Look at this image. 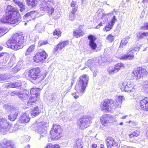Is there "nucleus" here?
I'll use <instances>...</instances> for the list:
<instances>
[{
    "label": "nucleus",
    "instance_id": "39448f33",
    "mask_svg": "<svg viewBox=\"0 0 148 148\" xmlns=\"http://www.w3.org/2000/svg\"><path fill=\"white\" fill-rule=\"evenodd\" d=\"M48 123L45 121L38 122L34 124L35 131L37 132L41 137H45L46 136L47 131L44 128L48 125Z\"/></svg>",
    "mask_w": 148,
    "mask_h": 148
},
{
    "label": "nucleus",
    "instance_id": "6e6552de",
    "mask_svg": "<svg viewBox=\"0 0 148 148\" xmlns=\"http://www.w3.org/2000/svg\"><path fill=\"white\" fill-rule=\"evenodd\" d=\"M40 72V69L38 68L33 69L28 72V76L32 80H38V81L40 82L43 79V78L41 77Z\"/></svg>",
    "mask_w": 148,
    "mask_h": 148
},
{
    "label": "nucleus",
    "instance_id": "b1692460",
    "mask_svg": "<svg viewBox=\"0 0 148 148\" xmlns=\"http://www.w3.org/2000/svg\"><path fill=\"white\" fill-rule=\"evenodd\" d=\"M110 117V116L107 115H104L102 116L100 118V121L101 124L106 126L108 123Z\"/></svg>",
    "mask_w": 148,
    "mask_h": 148
},
{
    "label": "nucleus",
    "instance_id": "72a5a7b5",
    "mask_svg": "<svg viewBox=\"0 0 148 148\" xmlns=\"http://www.w3.org/2000/svg\"><path fill=\"white\" fill-rule=\"evenodd\" d=\"M115 10H114L112 12L108 13V14H103H103L102 15L103 16H102V18H112H112H115V16L114 15L115 13Z\"/></svg>",
    "mask_w": 148,
    "mask_h": 148
},
{
    "label": "nucleus",
    "instance_id": "680f3d73",
    "mask_svg": "<svg viewBox=\"0 0 148 148\" xmlns=\"http://www.w3.org/2000/svg\"><path fill=\"white\" fill-rule=\"evenodd\" d=\"M76 3V2L75 1H73L71 2V7H75Z\"/></svg>",
    "mask_w": 148,
    "mask_h": 148
},
{
    "label": "nucleus",
    "instance_id": "6ab92c4d",
    "mask_svg": "<svg viewBox=\"0 0 148 148\" xmlns=\"http://www.w3.org/2000/svg\"><path fill=\"white\" fill-rule=\"evenodd\" d=\"M86 86L81 83H79V82H78L75 86V89L77 92L82 93Z\"/></svg>",
    "mask_w": 148,
    "mask_h": 148
},
{
    "label": "nucleus",
    "instance_id": "6e6d98bb",
    "mask_svg": "<svg viewBox=\"0 0 148 148\" xmlns=\"http://www.w3.org/2000/svg\"><path fill=\"white\" fill-rule=\"evenodd\" d=\"M34 11H31L27 13L25 15V17H29V16H31L32 15V14L34 13Z\"/></svg>",
    "mask_w": 148,
    "mask_h": 148
},
{
    "label": "nucleus",
    "instance_id": "7c9ffc66",
    "mask_svg": "<svg viewBox=\"0 0 148 148\" xmlns=\"http://www.w3.org/2000/svg\"><path fill=\"white\" fill-rule=\"evenodd\" d=\"M130 38V37L128 36L123 38L121 41L120 47V48H122L123 46H125L128 42Z\"/></svg>",
    "mask_w": 148,
    "mask_h": 148
},
{
    "label": "nucleus",
    "instance_id": "7ed1b4c3",
    "mask_svg": "<svg viewBox=\"0 0 148 148\" xmlns=\"http://www.w3.org/2000/svg\"><path fill=\"white\" fill-rule=\"evenodd\" d=\"M93 117L90 116H85L79 118L77 122V125L79 129L84 130L89 127L91 123Z\"/></svg>",
    "mask_w": 148,
    "mask_h": 148
},
{
    "label": "nucleus",
    "instance_id": "4c0bfd02",
    "mask_svg": "<svg viewBox=\"0 0 148 148\" xmlns=\"http://www.w3.org/2000/svg\"><path fill=\"white\" fill-rule=\"evenodd\" d=\"M22 67V65L19 63L14 68L12 69V71L14 73H16L19 71Z\"/></svg>",
    "mask_w": 148,
    "mask_h": 148
},
{
    "label": "nucleus",
    "instance_id": "0e129e2a",
    "mask_svg": "<svg viewBox=\"0 0 148 148\" xmlns=\"http://www.w3.org/2000/svg\"><path fill=\"white\" fill-rule=\"evenodd\" d=\"M24 138L25 139V141L26 142H28L29 140L30 137L28 136H25Z\"/></svg>",
    "mask_w": 148,
    "mask_h": 148
},
{
    "label": "nucleus",
    "instance_id": "5fc2aeb1",
    "mask_svg": "<svg viewBox=\"0 0 148 148\" xmlns=\"http://www.w3.org/2000/svg\"><path fill=\"white\" fill-rule=\"evenodd\" d=\"M61 32L59 31H58L57 29H55L53 32V35H54L60 36Z\"/></svg>",
    "mask_w": 148,
    "mask_h": 148
},
{
    "label": "nucleus",
    "instance_id": "c03bdc74",
    "mask_svg": "<svg viewBox=\"0 0 148 148\" xmlns=\"http://www.w3.org/2000/svg\"><path fill=\"white\" fill-rule=\"evenodd\" d=\"M45 148H60V147L58 144L53 145L51 144H49L47 145V146Z\"/></svg>",
    "mask_w": 148,
    "mask_h": 148
},
{
    "label": "nucleus",
    "instance_id": "69168bd1",
    "mask_svg": "<svg viewBox=\"0 0 148 148\" xmlns=\"http://www.w3.org/2000/svg\"><path fill=\"white\" fill-rule=\"evenodd\" d=\"M102 25V22H101L100 23H99L98 24V25H97L95 28H97V29H99V28Z\"/></svg>",
    "mask_w": 148,
    "mask_h": 148
},
{
    "label": "nucleus",
    "instance_id": "49530a36",
    "mask_svg": "<svg viewBox=\"0 0 148 148\" xmlns=\"http://www.w3.org/2000/svg\"><path fill=\"white\" fill-rule=\"evenodd\" d=\"M106 39L108 40L110 42H112L114 39V37L111 34L109 35L106 37Z\"/></svg>",
    "mask_w": 148,
    "mask_h": 148
},
{
    "label": "nucleus",
    "instance_id": "f8f14e48",
    "mask_svg": "<svg viewBox=\"0 0 148 148\" xmlns=\"http://www.w3.org/2000/svg\"><path fill=\"white\" fill-rule=\"evenodd\" d=\"M10 127V125L8 123L7 120L5 118H1L0 120V130L1 131H4L8 130Z\"/></svg>",
    "mask_w": 148,
    "mask_h": 148
},
{
    "label": "nucleus",
    "instance_id": "a878e982",
    "mask_svg": "<svg viewBox=\"0 0 148 148\" xmlns=\"http://www.w3.org/2000/svg\"><path fill=\"white\" fill-rule=\"evenodd\" d=\"M82 26H80L77 29L76 31H74V35L76 38L82 36L84 34V33L81 30V28H82Z\"/></svg>",
    "mask_w": 148,
    "mask_h": 148
},
{
    "label": "nucleus",
    "instance_id": "338daca9",
    "mask_svg": "<svg viewBox=\"0 0 148 148\" xmlns=\"http://www.w3.org/2000/svg\"><path fill=\"white\" fill-rule=\"evenodd\" d=\"M133 51V53L134 52V51H139L140 49V48L138 47H134V48L133 49H131Z\"/></svg>",
    "mask_w": 148,
    "mask_h": 148
},
{
    "label": "nucleus",
    "instance_id": "c9c22d12",
    "mask_svg": "<svg viewBox=\"0 0 148 148\" xmlns=\"http://www.w3.org/2000/svg\"><path fill=\"white\" fill-rule=\"evenodd\" d=\"M35 47V45L34 44L31 45L27 50L25 53V55L27 56L29 55L34 50Z\"/></svg>",
    "mask_w": 148,
    "mask_h": 148
},
{
    "label": "nucleus",
    "instance_id": "f257e3e1",
    "mask_svg": "<svg viewBox=\"0 0 148 148\" xmlns=\"http://www.w3.org/2000/svg\"><path fill=\"white\" fill-rule=\"evenodd\" d=\"M123 96H119L115 102L112 99L105 100L100 105L101 110L104 112L110 111L114 107L120 108L123 99Z\"/></svg>",
    "mask_w": 148,
    "mask_h": 148
},
{
    "label": "nucleus",
    "instance_id": "4be33fe9",
    "mask_svg": "<svg viewBox=\"0 0 148 148\" xmlns=\"http://www.w3.org/2000/svg\"><path fill=\"white\" fill-rule=\"evenodd\" d=\"M116 20V19H112L111 21H109L108 24L106 25L105 28L103 29L106 32L110 31L112 28Z\"/></svg>",
    "mask_w": 148,
    "mask_h": 148
},
{
    "label": "nucleus",
    "instance_id": "58836bf2",
    "mask_svg": "<svg viewBox=\"0 0 148 148\" xmlns=\"http://www.w3.org/2000/svg\"><path fill=\"white\" fill-rule=\"evenodd\" d=\"M10 78V77L8 75L0 74V81H6L9 79Z\"/></svg>",
    "mask_w": 148,
    "mask_h": 148
},
{
    "label": "nucleus",
    "instance_id": "1a4fd4ad",
    "mask_svg": "<svg viewBox=\"0 0 148 148\" xmlns=\"http://www.w3.org/2000/svg\"><path fill=\"white\" fill-rule=\"evenodd\" d=\"M147 74V72L145 69L138 68L133 71L132 75L135 77L136 79H138L145 76Z\"/></svg>",
    "mask_w": 148,
    "mask_h": 148
},
{
    "label": "nucleus",
    "instance_id": "f3484780",
    "mask_svg": "<svg viewBox=\"0 0 148 148\" xmlns=\"http://www.w3.org/2000/svg\"><path fill=\"white\" fill-rule=\"evenodd\" d=\"M29 92L26 90H24L20 91L18 94V96L19 99L22 101L26 100L28 97Z\"/></svg>",
    "mask_w": 148,
    "mask_h": 148
},
{
    "label": "nucleus",
    "instance_id": "3c124183",
    "mask_svg": "<svg viewBox=\"0 0 148 148\" xmlns=\"http://www.w3.org/2000/svg\"><path fill=\"white\" fill-rule=\"evenodd\" d=\"M82 94V93H80L79 92H75L72 95L74 98L77 99L79 97V95Z\"/></svg>",
    "mask_w": 148,
    "mask_h": 148
},
{
    "label": "nucleus",
    "instance_id": "aec40b11",
    "mask_svg": "<svg viewBox=\"0 0 148 148\" xmlns=\"http://www.w3.org/2000/svg\"><path fill=\"white\" fill-rule=\"evenodd\" d=\"M30 117L27 112L23 113L20 117L19 121L21 123H25L29 122L30 120Z\"/></svg>",
    "mask_w": 148,
    "mask_h": 148
},
{
    "label": "nucleus",
    "instance_id": "09e8293b",
    "mask_svg": "<svg viewBox=\"0 0 148 148\" xmlns=\"http://www.w3.org/2000/svg\"><path fill=\"white\" fill-rule=\"evenodd\" d=\"M108 148H118V144L117 142H114L110 146H108Z\"/></svg>",
    "mask_w": 148,
    "mask_h": 148
},
{
    "label": "nucleus",
    "instance_id": "e433bc0d",
    "mask_svg": "<svg viewBox=\"0 0 148 148\" xmlns=\"http://www.w3.org/2000/svg\"><path fill=\"white\" fill-rule=\"evenodd\" d=\"M86 66L89 67L92 66L95 64V62L92 59L88 60L86 63Z\"/></svg>",
    "mask_w": 148,
    "mask_h": 148
},
{
    "label": "nucleus",
    "instance_id": "37998d69",
    "mask_svg": "<svg viewBox=\"0 0 148 148\" xmlns=\"http://www.w3.org/2000/svg\"><path fill=\"white\" fill-rule=\"evenodd\" d=\"M60 97V95L58 93H54L51 95V100L52 101H55L58 99Z\"/></svg>",
    "mask_w": 148,
    "mask_h": 148
},
{
    "label": "nucleus",
    "instance_id": "ea45409f",
    "mask_svg": "<svg viewBox=\"0 0 148 148\" xmlns=\"http://www.w3.org/2000/svg\"><path fill=\"white\" fill-rule=\"evenodd\" d=\"M37 100V99L33 98V97H31L30 99L27 102V105L29 107H31L33 103H34Z\"/></svg>",
    "mask_w": 148,
    "mask_h": 148
},
{
    "label": "nucleus",
    "instance_id": "8fccbe9b",
    "mask_svg": "<svg viewBox=\"0 0 148 148\" xmlns=\"http://www.w3.org/2000/svg\"><path fill=\"white\" fill-rule=\"evenodd\" d=\"M82 139H78L76 140L75 145L83 147L82 145Z\"/></svg>",
    "mask_w": 148,
    "mask_h": 148
},
{
    "label": "nucleus",
    "instance_id": "bb28decb",
    "mask_svg": "<svg viewBox=\"0 0 148 148\" xmlns=\"http://www.w3.org/2000/svg\"><path fill=\"white\" fill-rule=\"evenodd\" d=\"M3 108L7 112H12L14 110H16L18 109L11 106L10 104H5L3 106Z\"/></svg>",
    "mask_w": 148,
    "mask_h": 148
},
{
    "label": "nucleus",
    "instance_id": "a19ab883",
    "mask_svg": "<svg viewBox=\"0 0 148 148\" xmlns=\"http://www.w3.org/2000/svg\"><path fill=\"white\" fill-rule=\"evenodd\" d=\"M140 132L139 131L136 130L132 132L131 134L129 135V137L130 138H132L134 137H136L139 136L140 134Z\"/></svg>",
    "mask_w": 148,
    "mask_h": 148
},
{
    "label": "nucleus",
    "instance_id": "9b49d317",
    "mask_svg": "<svg viewBox=\"0 0 148 148\" xmlns=\"http://www.w3.org/2000/svg\"><path fill=\"white\" fill-rule=\"evenodd\" d=\"M121 89L122 91L130 92H133L134 90L133 85L127 82H124L122 83Z\"/></svg>",
    "mask_w": 148,
    "mask_h": 148
},
{
    "label": "nucleus",
    "instance_id": "ddd939ff",
    "mask_svg": "<svg viewBox=\"0 0 148 148\" xmlns=\"http://www.w3.org/2000/svg\"><path fill=\"white\" fill-rule=\"evenodd\" d=\"M140 107L145 110H148V97H143L140 101Z\"/></svg>",
    "mask_w": 148,
    "mask_h": 148
},
{
    "label": "nucleus",
    "instance_id": "c85d7f7f",
    "mask_svg": "<svg viewBox=\"0 0 148 148\" xmlns=\"http://www.w3.org/2000/svg\"><path fill=\"white\" fill-rule=\"evenodd\" d=\"M40 113L39 110L38 106H36L32 109L31 114L32 117H34L38 115Z\"/></svg>",
    "mask_w": 148,
    "mask_h": 148
},
{
    "label": "nucleus",
    "instance_id": "2f4dec72",
    "mask_svg": "<svg viewBox=\"0 0 148 148\" xmlns=\"http://www.w3.org/2000/svg\"><path fill=\"white\" fill-rule=\"evenodd\" d=\"M36 29L37 30L39 33L41 32L45 29V27L43 24L41 23L37 24L35 26Z\"/></svg>",
    "mask_w": 148,
    "mask_h": 148
},
{
    "label": "nucleus",
    "instance_id": "e2e57ef3",
    "mask_svg": "<svg viewBox=\"0 0 148 148\" xmlns=\"http://www.w3.org/2000/svg\"><path fill=\"white\" fill-rule=\"evenodd\" d=\"M13 62L12 61L10 62L8 64V67L9 68H10L11 67H12L13 66Z\"/></svg>",
    "mask_w": 148,
    "mask_h": 148
},
{
    "label": "nucleus",
    "instance_id": "de8ad7c7",
    "mask_svg": "<svg viewBox=\"0 0 148 148\" xmlns=\"http://www.w3.org/2000/svg\"><path fill=\"white\" fill-rule=\"evenodd\" d=\"M40 90H36V91L34 92V94L31 97H33V98L37 99V100L39 99L38 96L39 95V92Z\"/></svg>",
    "mask_w": 148,
    "mask_h": 148
},
{
    "label": "nucleus",
    "instance_id": "f03ea898",
    "mask_svg": "<svg viewBox=\"0 0 148 148\" xmlns=\"http://www.w3.org/2000/svg\"><path fill=\"white\" fill-rule=\"evenodd\" d=\"M24 37L22 35L18 34H14L9 40L7 43L8 46L13 49L17 50L21 49L23 45Z\"/></svg>",
    "mask_w": 148,
    "mask_h": 148
},
{
    "label": "nucleus",
    "instance_id": "13d9d810",
    "mask_svg": "<svg viewBox=\"0 0 148 148\" xmlns=\"http://www.w3.org/2000/svg\"><path fill=\"white\" fill-rule=\"evenodd\" d=\"M137 37L138 39L139 40L141 39L144 38L143 36V35L142 34V33H139V35H138Z\"/></svg>",
    "mask_w": 148,
    "mask_h": 148
},
{
    "label": "nucleus",
    "instance_id": "774afa93",
    "mask_svg": "<svg viewBox=\"0 0 148 148\" xmlns=\"http://www.w3.org/2000/svg\"><path fill=\"white\" fill-rule=\"evenodd\" d=\"M121 148H133V147H129L126 145H124L123 146H122Z\"/></svg>",
    "mask_w": 148,
    "mask_h": 148
},
{
    "label": "nucleus",
    "instance_id": "2eb2a0df",
    "mask_svg": "<svg viewBox=\"0 0 148 148\" xmlns=\"http://www.w3.org/2000/svg\"><path fill=\"white\" fill-rule=\"evenodd\" d=\"M69 44V41L68 40L65 41H60L58 44L55 46L54 50L55 51H60L63 48Z\"/></svg>",
    "mask_w": 148,
    "mask_h": 148
},
{
    "label": "nucleus",
    "instance_id": "5701e85b",
    "mask_svg": "<svg viewBox=\"0 0 148 148\" xmlns=\"http://www.w3.org/2000/svg\"><path fill=\"white\" fill-rule=\"evenodd\" d=\"M13 111L11 112L8 116V119L10 121H14L16 118L18 114V109L14 110Z\"/></svg>",
    "mask_w": 148,
    "mask_h": 148
},
{
    "label": "nucleus",
    "instance_id": "79ce46f5",
    "mask_svg": "<svg viewBox=\"0 0 148 148\" xmlns=\"http://www.w3.org/2000/svg\"><path fill=\"white\" fill-rule=\"evenodd\" d=\"M108 71L109 74L112 75L117 72V70L115 69L114 67H110L108 70Z\"/></svg>",
    "mask_w": 148,
    "mask_h": 148
},
{
    "label": "nucleus",
    "instance_id": "20e7f679",
    "mask_svg": "<svg viewBox=\"0 0 148 148\" xmlns=\"http://www.w3.org/2000/svg\"><path fill=\"white\" fill-rule=\"evenodd\" d=\"M20 15L18 10L10 5H8L5 11V18H19Z\"/></svg>",
    "mask_w": 148,
    "mask_h": 148
},
{
    "label": "nucleus",
    "instance_id": "603ef678",
    "mask_svg": "<svg viewBox=\"0 0 148 148\" xmlns=\"http://www.w3.org/2000/svg\"><path fill=\"white\" fill-rule=\"evenodd\" d=\"M40 90V88H32L30 91V92L31 94L32 95H34V92L36 91V90Z\"/></svg>",
    "mask_w": 148,
    "mask_h": 148
},
{
    "label": "nucleus",
    "instance_id": "a211bd4d",
    "mask_svg": "<svg viewBox=\"0 0 148 148\" xmlns=\"http://www.w3.org/2000/svg\"><path fill=\"white\" fill-rule=\"evenodd\" d=\"M88 38L89 40V45L91 48L93 49H95L97 47V45L95 42V41L97 38L93 35H89L88 37Z\"/></svg>",
    "mask_w": 148,
    "mask_h": 148
},
{
    "label": "nucleus",
    "instance_id": "dca6fc26",
    "mask_svg": "<svg viewBox=\"0 0 148 148\" xmlns=\"http://www.w3.org/2000/svg\"><path fill=\"white\" fill-rule=\"evenodd\" d=\"M134 58L133 51L131 49H130L127 51V54L121 57L120 59L124 60H131L133 59Z\"/></svg>",
    "mask_w": 148,
    "mask_h": 148
},
{
    "label": "nucleus",
    "instance_id": "393cba45",
    "mask_svg": "<svg viewBox=\"0 0 148 148\" xmlns=\"http://www.w3.org/2000/svg\"><path fill=\"white\" fill-rule=\"evenodd\" d=\"M10 142L9 140L4 139L1 145V148H12Z\"/></svg>",
    "mask_w": 148,
    "mask_h": 148
},
{
    "label": "nucleus",
    "instance_id": "c756f323",
    "mask_svg": "<svg viewBox=\"0 0 148 148\" xmlns=\"http://www.w3.org/2000/svg\"><path fill=\"white\" fill-rule=\"evenodd\" d=\"M13 1L14 3L19 6L20 8V10L22 12L25 10V4L23 3L22 2L19 1L18 0H13Z\"/></svg>",
    "mask_w": 148,
    "mask_h": 148
},
{
    "label": "nucleus",
    "instance_id": "423d86ee",
    "mask_svg": "<svg viewBox=\"0 0 148 148\" xmlns=\"http://www.w3.org/2000/svg\"><path fill=\"white\" fill-rule=\"evenodd\" d=\"M54 0H41L39 6L40 10L43 11H48L52 13L54 11V9L51 6L50 3H53Z\"/></svg>",
    "mask_w": 148,
    "mask_h": 148
},
{
    "label": "nucleus",
    "instance_id": "0eeeda50",
    "mask_svg": "<svg viewBox=\"0 0 148 148\" xmlns=\"http://www.w3.org/2000/svg\"><path fill=\"white\" fill-rule=\"evenodd\" d=\"M62 130L60 125L53 124L50 132L51 138L54 140L58 139L61 136Z\"/></svg>",
    "mask_w": 148,
    "mask_h": 148
},
{
    "label": "nucleus",
    "instance_id": "412c9836",
    "mask_svg": "<svg viewBox=\"0 0 148 148\" xmlns=\"http://www.w3.org/2000/svg\"><path fill=\"white\" fill-rule=\"evenodd\" d=\"M89 77L86 75H83L80 76L79 78V80L78 82L81 83L83 85L87 86L88 83Z\"/></svg>",
    "mask_w": 148,
    "mask_h": 148
},
{
    "label": "nucleus",
    "instance_id": "cd10ccee",
    "mask_svg": "<svg viewBox=\"0 0 148 148\" xmlns=\"http://www.w3.org/2000/svg\"><path fill=\"white\" fill-rule=\"evenodd\" d=\"M22 84L20 81H17L16 82L14 83H10L8 84L7 86L9 88H15L21 86Z\"/></svg>",
    "mask_w": 148,
    "mask_h": 148
},
{
    "label": "nucleus",
    "instance_id": "a18cd8bd",
    "mask_svg": "<svg viewBox=\"0 0 148 148\" xmlns=\"http://www.w3.org/2000/svg\"><path fill=\"white\" fill-rule=\"evenodd\" d=\"M123 67V64L122 63H119L116 65L114 67L116 70H117L118 72L121 67Z\"/></svg>",
    "mask_w": 148,
    "mask_h": 148
},
{
    "label": "nucleus",
    "instance_id": "052dcab7",
    "mask_svg": "<svg viewBox=\"0 0 148 148\" xmlns=\"http://www.w3.org/2000/svg\"><path fill=\"white\" fill-rule=\"evenodd\" d=\"M19 93V92H17L16 91H13L11 93V96L14 95H18V94Z\"/></svg>",
    "mask_w": 148,
    "mask_h": 148
},
{
    "label": "nucleus",
    "instance_id": "473e14b6",
    "mask_svg": "<svg viewBox=\"0 0 148 148\" xmlns=\"http://www.w3.org/2000/svg\"><path fill=\"white\" fill-rule=\"evenodd\" d=\"M27 5L31 6L32 7H34L37 4L38 0H26Z\"/></svg>",
    "mask_w": 148,
    "mask_h": 148
},
{
    "label": "nucleus",
    "instance_id": "f704fd0d",
    "mask_svg": "<svg viewBox=\"0 0 148 148\" xmlns=\"http://www.w3.org/2000/svg\"><path fill=\"white\" fill-rule=\"evenodd\" d=\"M115 142V139L111 137H108L106 141L107 148Z\"/></svg>",
    "mask_w": 148,
    "mask_h": 148
},
{
    "label": "nucleus",
    "instance_id": "864d4df0",
    "mask_svg": "<svg viewBox=\"0 0 148 148\" xmlns=\"http://www.w3.org/2000/svg\"><path fill=\"white\" fill-rule=\"evenodd\" d=\"M143 85L145 88H148V81L147 80H144L143 81Z\"/></svg>",
    "mask_w": 148,
    "mask_h": 148
},
{
    "label": "nucleus",
    "instance_id": "4d7b16f0",
    "mask_svg": "<svg viewBox=\"0 0 148 148\" xmlns=\"http://www.w3.org/2000/svg\"><path fill=\"white\" fill-rule=\"evenodd\" d=\"M77 9V6H75L74 8H72L71 14H73V13L75 14L76 12Z\"/></svg>",
    "mask_w": 148,
    "mask_h": 148
},
{
    "label": "nucleus",
    "instance_id": "9d476101",
    "mask_svg": "<svg viewBox=\"0 0 148 148\" xmlns=\"http://www.w3.org/2000/svg\"><path fill=\"white\" fill-rule=\"evenodd\" d=\"M47 55L44 50H41L37 53L34 57V60L37 63L43 62L47 58Z\"/></svg>",
    "mask_w": 148,
    "mask_h": 148
},
{
    "label": "nucleus",
    "instance_id": "bf43d9fd",
    "mask_svg": "<svg viewBox=\"0 0 148 148\" xmlns=\"http://www.w3.org/2000/svg\"><path fill=\"white\" fill-rule=\"evenodd\" d=\"M142 28L143 29H148V23L145 24L144 26L142 27Z\"/></svg>",
    "mask_w": 148,
    "mask_h": 148
},
{
    "label": "nucleus",
    "instance_id": "4468645a",
    "mask_svg": "<svg viewBox=\"0 0 148 148\" xmlns=\"http://www.w3.org/2000/svg\"><path fill=\"white\" fill-rule=\"evenodd\" d=\"M19 19H0V24L1 23L7 24H18L20 22Z\"/></svg>",
    "mask_w": 148,
    "mask_h": 148
}]
</instances>
